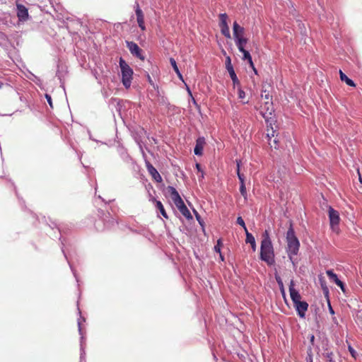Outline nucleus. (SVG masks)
I'll use <instances>...</instances> for the list:
<instances>
[{
	"label": "nucleus",
	"mask_w": 362,
	"mask_h": 362,
	"mask_svg": "<svg viewBox=\"0 0 362 362\" xmlns=\"http://www.w3.org/2000/svg\"><path fill=\"white\" fill-rule=\"evenodd\" d=\"M274 257V247L270 238L269 230H265L262 233L259 258L262 261L265 262L269 266H272L275 263Z\"/></svg>",
	"instance_id": "obj_1"
},
{
	"label": "nucleus",
	"mask_w": 362,
	"mask_h": 362,
	"mask_svg": "<svg viewBox=\"0 0 362 362\" xmlns=\"http://www.w3.org/2000/svg\"><path fill=\"white\" fill-rule=\"evenodd\" d=\"M286 238L287 243L286 252L288 259H292V257L296 256L298 254L300 246V241L296 235L292 223L290 224L287 230Z\"/></svg>",
	"instance_id": "obj_2"
},
{
	"label": "nucleus",
	"mask_w": 362,
	"mask_h": 362,
	"mask_svg": "<svg viewBox=\"0 0 362 362\" xmlns=\"http://www.w3.org/2000/svg\"><path fill=\"white\" fill-rule=\"evenodd\" d=\"M168 191L170 194L171 199H173L175 205L177 207L180 212L187 219L192 220L193 218L190 211L186 206L180 195L179 194L177 189L173 186L168 187Z\"/></svg>",
	"instance_id": "obj_3"
},
{
	"label": "nucleus",
	"mask_w": 362,
	"mask_h": 362,
	"mask_svg": "<svg viewBox=\"0 0 362 362\" xmlns=\"http://www.w3.org/2000/svg\"><path fill=\"white\" fill-rule=\"evenodd\" d=\"M100 219L96 221L95 226L98 230H103L104 228H112L117 221L110 216V213H105L103 210H98Z\"/></svg>",
	"instance_id": "obj_4"
},
{
	"label": "nucleus",
	"mask_w": 362,
	"mask_h": 362,
	"mask_svg": "<svg viewBox=\"0 0 362 362\" xmlns=\"http://www.w3.org/2000/svg\"><path fill=\"white\" fill-rule=\"evenodd\" d=\"M119 64L121 69L122 84L126 88H129L132 84V76L134 74L133 69L122 57L119 59Z\"/></svg>",
	"instance_id": "obj_5"
},
{
	"label": "nucleus",
	"mask_w": 362,
	"mask_h": 362,
	"mask_svg": "<svg viewBox=\"0 0 362 362\" xmlns=\"http://www.w3.org/2000/svg\"><path fill=\"white\" fill-rule=\"evenodd\" d=\"M78 312L80 315V317L78 319V333L81 336L80 337V361L79 362H86V351H85V337L83 336V332H82V327H81V322L82 321L85 322V318L81 317V312L78 308Z\"/></svg>",
	"instance_id": "obj_6"
},
{
	"label": "nucleus",
	"mask_w": 362,
	"mask_h": 362,
	"mask_svg": "<svg viewBox=\"0 0 362 362\" xmlns=\"http://www.w3.org/2000/svg\"><path fill=\"white\" fill-rule=\"evenodd\" d=\"M49 228H50L51 229H52V230H53V229H54V228H56V229L57 230L58 233L60 234L59 240H61V243H62V252H63V254H64V257L66 258V259L67 261H69V260H68V258H67V256H66V253H65L64 249V240H64V239H62V231H63V228H62V227L61 226L58 225L57 223H55V222H54V221L51 222V223H50V224H49ZM68 263H69V267H70V269H71V272H72V273H73V275L74 276V277H75V279H76V281H77V282H78V276H77V274H76V269H74L73 268V267H72L71 264L69 262H68Z\"/></svg>",
	"instance_id": "obj_7"
},
{
	"label": "nucleus",
	"mask_w": 362,
	"mask_h": 362,
	"mask_svg": "<svg viewBox=\"0 0 362 362\" xmlns=\"http://www.w3.org/2000/svg\"><path fill=\"white\" fill-rule=\"evenodd\" d=\"M127 47L129 49L130 53L135 57L144 61L145 57L143 54V50L139 47V45L133 41H125Z\"/></svg>",
	"instance_id": "obj_8"
},
{
	"label": "nucleus",
	"mask_w": 362,
	"mask_h": 362,
	"mask_svg": "<svg viewBox=\"0 0 362 362\" xmlns=\"http://www.w3.org/2000/svg\"><path fill=\"white\" fill-rule=\"evenodd\" d=\"M219 27L221 28V34L225 36L226 38H230V33L229 30V27L227 23L228 15L226 13H221L219 15Z\"/></svg>",
	"instance_id": "obj_9"
},
{
	"label": "nucleus",
	"mask_w": 362,
	"mask_h": 362,
	"mask_svg": "<svg viewBox=\"0 0 362 362\" xmlns=\"http://www.w3.org/2000/svg\"><path fill=\"white\" fill-rule=\"evenodd\" d=\"M328 215L330 226L332 229H334L335 226H337L339 224V213L337 210L333 209L331 206H329L328 209Z\"/></svg>",
	"instance_id": "obj_10"
},
{
	"label": "nucleus",
	"mask_w": 362,
	"mask_h": 362,
	"mask_svg": "<svg viewBox=\"0 0 362 362\" xmlns=\"http://www.w3.org/2000/svg\"><path fill=\"white\" fill-rule=\"evenodd\" d=\"M297 315L300 318H305V313L308 309V303L306 301H301L293 305Z\"/></svg>",
	"instance_id": "obj_11"
},
{
	"label": "nucleus",
	"mask_w": 362,
	"mask_h": 362,
	"mask_svg": "<svg viewBox=\"0 0 362 362\" xmlns=\"http://www.w3.org/2000/svg\"><path fill=\"white\" fill-rule=\"evenodd\" d=\"M326 274L331 281L335 283L343 292L345 291V284L332 269L327 270Z\"/></svg>",
	"instance_id": "obj_12"
},
{
	"label": "nucleus",
	"mask_w": 362,
	"mask_h": 362,
	"mask_svg": "<svg viewBox=\"0 0 362 362\" xmlns=\"http://www.w3.org/2000/svg\"><path fill=\"white\" fill-rule=\"evenodd\" d=\"M289 292H290V296L293 301V305L296 304L299 302H301L300 298V294L299 293L298 291L294 288V281L293 280L291 281L289 284Z\"/></svg>",
	"instance_id": "obj_13"
},
{
	"label": "nucleus",
	"mask_w": 362,
	"mask_h": 362,
	"mask_svg": "<svg viewBox=\"0 0 362 362\" xmlns=\"http://www.w3.org/2000/svg\"><path fill=\"white\" fill-rule=\"evenodd\" d=\"M206 144V140L204 136H199L196 140V144L194 148V153L196 156H202L203 154L204 146Z\"/></svg>",
	"instance_id": "obj_14"
},
{
	"label": "nucleus",
	"mask_w": 362,
	"mask_h": 362,
	"mask_svg": "<svg viewBox=\"0 0 362 362\" xmlns=\"http://www.w3.org/2000/svg\"><path fill=\"white\" fill-rule=\"evenodd\" d=\"M135 13H136V21H137L139 27L141 28V30H145L146 26L144 24V16L142 10L140 8L138 4H136Z\"/></svg>",
	"instance_id": "obj_15"
},
{
	"label": "nucleus",
	"mask_w": 362,
	"mask_h": 362,
	"mask_svg": "<svg viewBox=\"0 0 362 362\" xmlns=\"http://www.w3.org/2000/svg\"><path fill=\"white\" fill-rule=\"evenodd\" d=\"M146 168H147L148 173L152 176L153 179L156 182H162V177L160 176V175L159 174L158 170L149 162L146 163Z\"/></svg>",
	"instance_id": "obj_16"
},
{
	"label": "nucleus",
	"mask_w": 362,
	"mask_h": 362,
	"mask_svg": "<svg viewBox=\"0 0 362 362\" xmlns=\"http://www.w3.org/2000/svg\"><path fill=\"white\" fill-rule=\"evenodd\" d=\"M28 8L21 4H17V16L21 21H26L28 18Z\"/></svg>",
	"instance_id": "obj_17"
},
{
	"label": "nucleus",
	"mask_w": 362,
	"mask_h": 362,
	"mask_svg": "<svg viewBox=\"0 0 362 362\" xmlns=\"http://www.w3.org/2000/svg\"><path fill=\"white\" fill-rule=\"evenodd\" d=\"M233 33L234 39L243 37H244L245 29L243 27L240 26L237 21H235L233 24Z\"/></svg>",
	"instance_id": "obj_18"
},
{
	"label": "nucleus",
	"mask_w": 362,
	"mask_h": 362,
	"mask_svg": "<svg viewBox=\"0 0 362 362\" xmlns=\"http://www.w3.org/2000/svg\"><path fill=\"white\" fill-rule=\"evenodd\" d=\"M234 40L239 52H243V50L245 49V47L248 41L247 38L245 37H238L235 38Z\"/></svg>",
	"instance_id": "obj_19"
},
{
	"label": "nucleus",
	"mask_w": 362,
	"mask_h": 362,
	"mask_svg": "<svg viewBox=\"0 0 362 362\" xmlns=\"http://www.w3.org/2000/svg\"><path fill=\"white\" fill-rule=\"evenodd\" d=\"M66 74V71L64 70H63V67L62 66H60L59 65H58L57 66V73H56V76L58 78V79L60 81V86L64 90L65 88H64V83L63 81V78L64 77Z\"/></svg>",
	"instance_id": "obj_20"
},
{
	"label": "nucleus",
	"mask_w": 362,
	"mask_h": 362,
	"mask_svg": "<svg viewBox=\"0 0 362 362\" xmlns=\"http://www.w3.org/2000/svg\"><path fill=\"white\" fill-rule=\"evenodd\" d=\"M245 235H246V239H245L246 243L250 244L252 250L255 252L257 248L255 237L253 236V235L252 233H249L248 231L245 233Z\"/></svg>",
	"instance_id": "obj_21"
},
{
	"label": "nucleus",
	"mask_w": 362,
	"mask_h": 362,
	"mask_svg": "<svg viewBox=\"0 0 362 362\" xmlns=\"http://www.w3.org/2000/svg\"><path fill=\"white\" fill-rule=\"evenodd\" d=\"M339 78L341 81L345 82L348 86L356 87L355 82L349 78L341 70H339Z\"/></svg>",
	"instance_id": "obj_22"
},
{
	"label": "nucleus",
	"mask_w": 362,
	"mask_h": 362,
	"mask_svg": "<svg viewBox=\"0 0 362 362\" xmlns=\"http://www.w3.org/2000/svg\"><path fill=\"white\" fill-rule=\"evenodd\" d=\"M170 63L173 69V70L175 71V72L176 73V74L177 75L178 78L181 80V81H184L183 80V76L181 74V72L180 71V69L177 65V63H176V61L174 58L173 57H170Z\"/></svg>",
	"instance_id": "obj_23"
},
{
	"label": "nucleus",
	"mask_w": 362,
	"mask_h": 362,
	"mask_svg": "<svg viewBox=\"0 0 362 362\" xmlns=\"http://www.w3.org/2000/svg\"><path fill=\"white\" fill-rule=\"evenodd\" d=\"M274 132L273 131L272 136H270L269 134H267L269 145L271 146V148L277 149L278 146H279V145H278L279 141L276 138H274V139H272V137L274 136Z\"/></svg>",
	"instance_id": "obj_24"
},
{
	"label": "nucleus",
	"mask_w": 362,
	"mask_h": 362,
	"mask_svg": "<svg viewBox=\"0 0 362 362\" xmlns=\"http://www.w3.org/2000/svg\"><path fill=\"white\" fill-rule=\"evenodd\" d=\"M119 155L122 158V159L126 162V163H130L132 161V158L129 156V155L127 153L126 149L124 148H121L119 149Z\"/></svg>",
	"instance_id": "obj_25"
},
{
	"label": "nucleus",
	"mask_w": 362,
	"mask_h": 362,
	"mask_svg": "<svg viewBox=\"0 0 362 362\" xmlns=\"http://www.w3.org/2000/svg\"><path fill=\"white\" fill-rule=\"evenodd\" d=\"M159 103L160 105L166 106L170 110H175L177 109V107L173 105H171L167 98L162 96L161 98L159 100Z\"/></svg>",
	"instance_id": "obj_26"
},
{
	"label": "nucleus",
	"mask_w": 362,
	"mask_h": 362,
	"mask_svg": "<svg viewBox=\"0 0 362 362\" xmlns=\"http://www.w3.org/2000/svg\"><path fill=\"white\" fill-rule=\"evenodd\" d=\"M229 75H230V77L233 81V86L234 87L235 86H240V81L235 72V70L233 69V70H229L228 71Z\"/></svg>",
	"instance_id": "obj_27"
},
{
	"label": "nucleus",
	"mask_w": 362,
	"mask_h": 362,
	"mask_svg": "<svg viewBox=\"0 0 362 362\" xmlns=\"http://www.w3.org/2000/svg\"><path fill=\"white\" fill-rule=\"evenodd\" d=\"M156 206L157 209L159 211V212L160 213V214L165 218H166V219L168 218V214H167V213L164 209V206L160 201H158V200L156 201Z\"/></svg>",
	"instance_id": "obj_28"
},
{
	"label": "nucleus",
	"mask_w": 362,
	"mask_h": 362,
	"mask_svg": "<svg viewBox=\"0 0 362 362\" xmlns=\"http://www.w3.org/2000/svg\"><path fill=\"white\" fill-rule=\"evenodd\" d=\"M354 320L358 326L362 329V313L361 310H358L356 314L354 315Z\"/></svg>",
	"instance_id": "obj_29"
},
{
	"label": "nucleus",
	"mask_w": 362,
	"mask_h": 362,
	"mask_svg": "<svg viewBox=\"0 0 362 362\" xmlns=\"http://www.w3.org/2000/svg\"><path fill=\"white\" fill-rule=\"evenodd\" d=\"M305 361L306 362H313V349L311 346L308 347Z\"/></svg>",
	"instance_id": "obj_30"
},
{
	"label": "nucleus",
	"mask_w": 362,
	"mask_h": 362,
	"mask_svg": "<svg viewBox=\"0 0 362 362\" xmlns=\"http://www.w3.org/2000/svg\"><path fill=\"white\" fill-rule=\"evenodd\" d=\"M193 211L194 213V215H195L197 221H198L199 224L204 229V220L202 218L201 216L199 214V213L196 210L194 209Z\"/></svg>",
	"instance_id": "obj_31"
},
{
	"label": "nucleus",
	"mask_w": 362,
	"mask_h": 362,
	"mask_svg": "<svg viewBox=\"0 0 362 362\" xmlns=\"http://www.w3.org/2000/svg\"><path fill=\"white\" fill-rule=\"evenodd\" d=\"M236 223L240 225L241 227H243V228L245 230V233L247 232V228L246 227V225H245V223L244 221V220L243 219V218L241 216H238L237 218V221H236Z\"/></svg>",
	"instance_id": "obj_32"
},
{
	"label": "nucleus",
	"mask_w": 362,
	"mask_h": 362,
	"mask_svg": "<svg viewBox=\"0 0 362 362\" xmlns=\"http://www.w3.org/2000/svg\"><path fill=\"white\" fill-rule=\"evenodd\" d=\"M226 69H227V71L234 69L231 64V59L229 56H227L226 57Z\"/></svg>",
	"instance_id": "obj_33"
},
{
	"label": "nucleus",
	"mask_w": 362,
	"mask_h": 362,
	"mask_svg": "<svg viewBox=\"0 0 362 362\" xmlns=\"http://www.w3.org/2000/svg\"><path fill=\"white\" fill-rule=\"evenodd\" d=\"M221 245H222V240H221V239H218L217 240L216 245L214 247V251L218 253V254H221Z\"/></svg>",
	"instance_id": "obj_34"
},
{
	"label": "nucleus",
	"mask_w": 362,
	"mask_h": 362,
	"mask_svg": "<svg viewBox=\"0 0 362 362\" xmlns=\"http://www.w3.org/2000/svg\"><path fill=\"white\" fill-rule=\"evenodd\" d=\"M240 192L241 195L244 197L245 201L247 200V192L246 190L245 186H240Z\"/></svg>",
	"instance_id": "obj_35"
},
{
	"label": "nucleus",
	"mask_w": 362,
	"mask_h": 362,
	"mask_svg": "<svg viewBox=\"0 0 362 362\" xmlns=\"http://www.w3.org/2000/svg\"><path fill=\"white\" fill-rule=\"evenodd\" d=\"M242 54H243V60L244 61H246V60H248L252 56L250 54V53L249 52V51L245 49L243 50V52H240Z\"/></svg>",
	"instance_id": "obj_36"
},
{
	"label": "nucleus",
	"mask_w": 362,
	"mask_h": 362,
	"mask_svg": "<svg viewBox=\"0 0 362 362\" xmlns=\"http://www.w3.org/2000/svg\"><path fill=\"white\" fill-rule=\"evenodd\" d=\"M325 356L327 358V362H334V354L332 351L325 354Z\"/></svg>",
	"instance_id": "obj_37"
},
{
	"label": "nucleus",
	"mask_w": 362,
	"mask_h": 362,
	"mask_svg": "<svg viewBox=\"0 0 362 362\" xmlns=\"http://www.w3.org/2000/svg\"><path fill=\"white\" fill-rule=\"evenodd\" d=\"M348 350L351 356L354 357V358H356L358 354L351 345L348 346Z\"/></svg>",
	"instance_id": "obj_38"
},
{
	"label": "nucleus",
	"mask_w": 362,
	"mask_h": 362,
	"mask_svg": "<svg viewBox=\"0 0 362 362\" xmlns=\"http://www.w3.org/2000/svg\"><path fill=\"white\" fill-rule=\"evenodd\" d=\"M187 92L189 93V94L191 96H192V92H191V90H190V89H189V87H187ZM192 101L193 104L197 107V108L199 110H200V105H198V103H197L196 100H195L193 97H192Z\"/></svg>",
	"instance_id": "obj_39"
},
{
	"label": "nucleus",
	"mask_w": 362,
	"mask_h": 362,
	"mask_svg": "<svg viewBox=\"0 0 362 362\" xmlns=\"http://www.w3.org/2000/svg\"><path fill=\"white\" fill-rule=\"evenodd\" d=\"M238 180L240 182V186H245V176L242 173H238Z\"/></svg>",
	"instance_id": "obj_40"
},
{
	"label": "nucleus",
	"mask_w": 362,
	"mask_h": 362,
	"mask_svg": "<svg viewBox=\"0 0 362 362\" xmlns=\"http://www.w3.org/2000/svg\"><path fill=\"white\" fill-rule=\"evenodd\" d=\"M238 98L240 99H243L245 98V93L240 87L238 88Z\"/></svg>",
	"instance_id": "obj_41"
},
{
	"label": "nucleus",
	"mask_w": 362,
	"mask_h": 362,
	"mask_svg": "<svg viewBox=\"0 0 362 362\" xmlns=\"http://www.w3.org/2000/svg\"><path fill=\"white\" fill-rule=\"evenodd\" d=\"M45 97L51 108L53 107L52 97L49 94L46 93Z\"/></svg>",
	"instance_id": "obj_42"
},
{
	"label": "nucleus",
	"mask_w": 362,
	"mask_h": 362,
	"mask_svg": "<svg viewBox=\"0 0 362 362\" xmlns=\"http://www.w3.org/2000/svg\"><path fill=\"white\" fill-rule=\"evenodd\" d=\"M320 282H321V286H322V288L324 291V293L327 295L329 293V291H328V288L325 284V283L324 281H322V279H320Z\"/></svg>",
	"instance_id": "obj_43"
},
{
	"label": "nucleus",
	"mask_w": 362,
	"mask_h": 362,
	"mask_svg": "<svg viewBox=\"0 0 362 362\" xmlns=\"http://www.w3.org/2000/svg\"><path fill=\"white\" fill-rule=\"evenodd\" d=\"M279 289L281 291L283 298H284L285 300H286V292H285V289H284V283L281 284H279Z\"/></svg>",
	"instance_id": "obj_44"
},
{
	"label": "nucleus",
	"mask_w": 362,
	"mask_h": 362,
	"mask_svg": "<svg viewBox=\"0 0 362 362\" xmlns=\"http://www.w3.org/2000/svg\"><path fill=\"white\" fill-rule=\"evenodd\" d=\"M298 25H299L300 29L301 30V33L305 34L306 30H305L304 24L302 23L300 21H299Z\"/></svg>",
	"instance_id": "obj_45"
},
{
	"label": "nucleus",
	"mask_w": 362,
	"mask_h": 362,
	"mask_svg": "<svg viewBox=\"0 0 362 362\" xmlns=\"http://www.w3.org/2000/svg\"><path fill=\"white\" fill-rule=\"evenodd\" d=\"M275 279H276L278 285L283 284V281H282L281 276L278 274H275Z\"/></svg>",
	"instance_id": "obj_46"
},
{
	"label": "nucleus",
	"mask_w": 362,
	"mask_h": 362,
	"mask_svg": "<svg viewBox=\"0 0 362 362\" xmlns=\"http://www.w3.org/2000/svg\"><path fill=\"white\" fill-rule=\"evenodd\" d=\"M309 338H310V345L309 346H311L313 348V346L314 345V341H315V336L313 334H310Z\"/></svg>",
	"instance_id": "obj_47"
},
{
	"label": "nucleus",
	"mask_w": 362,
	"mask_h": 362,
	"mask_svg": "<svg viewBox=\"0 0 362 362\" xmlns=\"http://www.w3.org/2000/svg\"><path fill=\"white\" fill-rule=\"evenodd\" d=\"M240 163L241 161L240 160H236V165H237V175L238 176V173H240Z\"/></svg>",
	"instance_id": "obj_48"
},
{
	"label": "nucleus",
	"mask_w": 362,
	"mask_h": 362,
	"mask_svg": "<svg viewBox=\"0 0 362 362\" xmlns=\"http://www.w3.org/2000/svg\"><path fill=\"white\" fill-rule=\"evenodd\" d=\"M147 80H148V83L155 88V85L153 82V80L151 79V77L150 76V75L148 74H147Z\"/></svg>",
	"instance_id": "obj_49"
},
{
	"label": "nucleus",
	"mask_w": 362,
	"mask_h": 362,
	"mask_svg": "<svg viewBox=\"0 0 362 362\" xmlns=\"http://www.w3.org/2000/svg\"><path fill=\"white\" fill-rule=\"evenodd\" d=\"M289 260L292 263L293 267H296L297 264L296 259H295L294 257H292V259H289Z\"/></svg>",
	"instance_id": "obj_50"
},
{
	"label": "nucleus",
	"mask_w": 362,
	"mask_h": 362,
	"mask_svg": "<svg viewBox=\"0 0 362 362\" xmlns=\"http://www.w3.org/2000/svg\"><path fill=\"white\" fill-rule=\"evenodd\" d=\"M247 62H248V64H249V65H250V66L251 68L255 67V65H254L252 57L248 60H247Z\"/></svg>",
	"instance_id": "obj_51"
},
{
	"label": "nucleus",
	"mask_w": 362,
	"mask_h": 362,
	"mask_svg": "<svg viewBox=\"0 0 362 362\" xmlns=\"http://www.w3.org/2000/svg\"><path fill=\"white\" fill-rule=\"evenodd\" d=\"M247 62H248V64H249V65H250V66L251 68L255 67V65H254L252 57L248 60H247Z\"/></svg>",
	"instance_id": "obj_52"
},
{
	"label": "nucleus",
	"mask_w": 362,
	"mask_h": 362,
	"mask_svg": "<svg viewBox=\"0 0 362 362\" xmlns=\"http://www.w3.org/2000/svg\"><path fill=\"white\" fill-rule=\"evenodd\" d=\"M247 62H248V64H249V65H250V66L251 68L255 67V65H254L252 57L248 60H247Z\"/></svg>",
	"instance_id": "obj_53"
},
{
	"label": "nucleus",
	"mask_w": 362,
	"mask_h": 362,
	"mask_svg": "<svg viewBox=\"0 0 362 362\" xmlns=\"http://www.w3.org/2000/svg\"><path fill=\"white\" fill-rule=\"evenodd\" d=\"M328 306H329V312L331 315H334V309L332 308V307L331 306L330 303H329L328 304Z\"/></svg>",
	"instance_id": "obj_54"
},
{
	"label": "nucleus",
	"mask_w": 362,
	"mask_h": 362,
	"mask_svg": "<svg viewBox=\"0 0 362 362\" xmlns=\"http://www.w3.org/2000/svg\"><path fill=\"white\" fill-rule=\"evenodd\" d=\"M195 167H196V169L199 171V172H201L203 171L202 169V166L199 163H196L195 165Z\"/></svg>",
	"instance_id": "obj_55"
},
{
	"label": "nucleus",
	"mask_w": 362,
	"mask_h": 362,
	"mask_svg": "<svg viewBox=\"0 0 362 362\" xmlns=\"http://www.w3.org/2000/svg\"><path fill=\"white\" fill-rule=\"evenodd\" d=\"M357 173L358 175V180L361 182H362V177H361V173H360V171H359V169L357 170Z\"/></svg>",
	"instance_id": "obj_56"
},
{
	"label": "nucleus",
	"mask_w": 362,
	"mask_h": 362,
	"mask_svg": "<svg viewBox=\"0 0 362 362\" xmlns=\"http://www.w3.org/2000/svg\"><path fill=\"white\" fill-rule=\"evenodd\" d=\"M219 257H220V259L221 261H224V256L222 255L221 252V254H219Z\"/></svg>",
	"instance_id": "obj_57"
},
{
	"label": "nucleus",
	"mask_w": 362,
	"mask_h": 362,
	"mask_svg": "<svg viewBox=\"0 0 362 362\" xmlns=\"http://www.w3.org/2000/svg\"><path fill=\"white\" fill-rule=\"evenodd\" d=\"M202 173V174H201L200 177H199V180H200L201 179H203V178H204V171H202V173Z\"/></svg>",
	"instance_id": "obj_58"
},
{
	"label": "nucleus",
	"mask_w": 362,
	"mask_h": 362,
	"mask_svg": "<svg viewBox=\"0 0 362 362\" xmlns=\"http://www.w3.org/2000/svg\"><path fill=\"white\" fill-rule=\"evenodd\" d=\"M252 70H253L254 73H255V74H257V70L256 69V68H255V67H253V68H252Z\"/></svg>",
	"instance_id": "obj_59"
},
{
	"label": "nucleus",
	"mask_w": 362,
	"mask_h": 362,
	"mask_svg": "<svg viewBox=\"0 0 362 362\" xmlns=\"http://www.w3.org/2000/svg\"><path fill=\"white\" fill-rule=\"evenodd\" d=\"M3 83H0V88H1Z\"/></svg>",
	"instance_id": "obj_60"
},
{
	"label": "nucleus",
	"mask_w": 362,
	"mask_h": 362,
	"mask_svg": "<svg viewBox=\"0 0 362 362\" xmlns=\"http://www.w3.org/2000/svg\"><path fill=\"white\" fill-rule=\"evenodd\" d=\"M265 98H266L267 99H268V98H269V97H268V95H265Z\"/></svg>",
	"instance_id": "obj_61"
}]
</instances>
